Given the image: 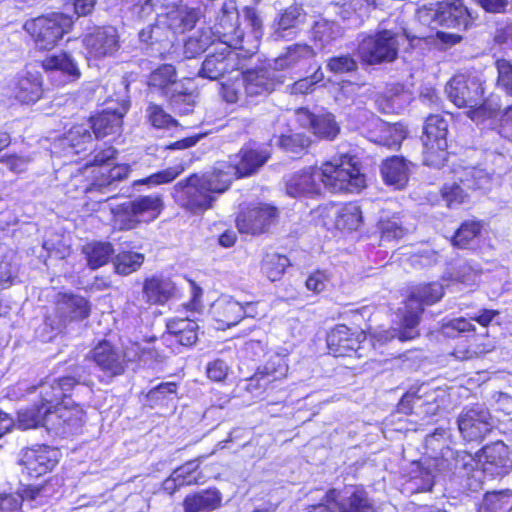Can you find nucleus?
<instances>
[{
  "instance_id": "nucleus-1",
  "label": "nucleus",
  "mask_w": 512,
  "mask_h": 512,
  "mask_svg": "<svg viewBox=\"0 0 512 512\" xmlns=\"http://www.w3.org/2000/svg\"><path fill=\"white\" fill-rule=\"evenodd\" d=\"M179 3L180 0H125V5L137 19H145L154 11L157 14L156 23L139 32L140 40L145 43L172 42L170 36L195 26L198 12Z\"/></svg>"
},
{
  "instance_id": "nucleus-2",
  "label": "nucleus",
  "mask_w": 512,
  "mask_h": 512,
  "mask_svg": "<svg viewBox=\"0 0 512 512\" xmlns=\"http://www.w3.org/2000/svg\"><path fill=\"white\" fill-rule=\"evenodd\" d=\"M448 457L453 459L454 475L464 478V486L472 492L482 489L484 476L499 477L512 469V451L502 441L484 446L475 456L446 448L442 465Z\"/></svg>"
},
{
  "instance_id": "nucleus-3",
  "label": "nucleus",
  "mask_w": 512,
  "mask_h": 512,
  "mask_svg": "<svg viewBox=\"0 0 512 512\" xmlns=\"http://www.w3.org/2000/svg\"><path fill=\"white\" fill-rule=\"evenodd\" d=\"M223 181L224 177L220 176L216 166L202 175L192 174L174 186V200L193 214L203 213L212 207L217 195L229 188Z\"/></svg>"
},
{
  "instance_id": "nucleus-4",
  "label": "nucleus",
  "mask_w": 512,
  "mask_h": 512,
  "mask_svg": "<svg viewBox=\"0 0 512 512\" xmlns=\"http://www.w3.org/2000/svg\"><path fill=\"white\" fill-rule=\"evenodd\" d=\"M449 100L459 108H467V116L474 122L493 117L500 105L492 98H484L482 80L475 75H455L446 85Z\"/></svg>"
},
{
  "instance_id": "nucleus-5",
  "label": "nucleus",
  "mask_w": 512,
  "mask_h": 512,
  "mask_svg": "<svg viewBox=\"0 0 512 512\" xmlns=\"http://www.w3.org/2000/svg\"><path fill=\"white\" fill-rule=\"evenodd\" d=\"M84 411L79 406L56 407L45 410L38 404L18 412L17 426L22 430L44 426L48 431L59 436H67L77 432L84 423Z\"/></svg>"
},
{
  "instance_id": "nucleus-6",
  "label": "nucleus",
  "mask_w": 512,
  "mask_h": 512,
  "mask_svg": "<svg viewBox=\"0 0 512 512\" xmlns=\"http://www.w3.org/2000/svg\"><path fill=\"white\" fill-rule=\"evenodd\" d=\"M447 432L445 429H436L425 439L427 450H431L430 458L424 463L413 462L409 472V478L405 483V489L411 493H419L430 491L434 485L435 471L447 472L451 471L454 475V465L452 457H448V461L444 460V452L448 446H445L441 440L445 439Z\"/></svg>"
},
{
  "instance_id": "nucleus-7",
  "label": "nucleus",
  "mask_w": 512,
  "mask_h": 512,
  "mask_svg": "<svg viewBox=\"0 0 512 512\" xmlns=\"http://www.w3.org/2000/svg\"><path fill=\"white\" fill-rule=\"evenodd\" d=\"M443 295L444 288L437 282L419 285L414 288L406 301L402 328L379 333V341L387 342L394 338H398L400 341H408L416 338L419 334L416 328L424 311L423 306L436 303Z\"/></svg>"
},
{
  "instance_id": "nucleus-8",
  "label": "nucleus",
  "mask_w": 512,
  "mask_h": 512,
  "mask_svg": "<svg viewBox=\"0 0 512 512\" xmlns=\"http://www.w3.org/2000/svg\"><path fill=\"white\" fill-rule=\"evenodd\" d=\"M321 184L331 192H359L365 187V176L360 172L356 157L343 154L322 164L319 168Z\"/></svg>"
},
{
  "instance_id": "nucleus-9",
  "label": "nucleus",
  "mask_w": 512,
  "mask_h": 512,
  "mask_svg": "<svg viewBox=\"0 0 512 512\" xmlns=\"http://www.w3.org/2000/svg\"><path fill=\"white\" fill-rule=\"evenodd\" d=\"M269 145L249 144L244 146L230 161L216 163L220 176L224 177V183L231 185L234 179L248 177L256 173L270 158Z\"/></svg>"
},
{
  "instance_id": "nucleus-10",
  "label": "nucleus",
  "mask_w": 512,
  "mask_h": 512,
  "mask_svg": "<svg viewBox=\"0 0 512 512\" xmlns=\"http://www.w3.org/2000/svg\"><path fill=\"white\" fill-rule=\"evenodd\" d=\"M72 25L71 16L53 12L27 20L23 28L33 39L36 48L51 50L71 30Z\"/></svg>"
},
{
  "instance_id": "nucleus-11",
  "label": "nucleus",
  "mask_w": 512,
  "mask_h": 512,
  "mask_svg": "<svg viewBox=\"0 0 512 512\" xmlns=\"http://www.w3.org/2000/svg\"><path fill=\"white\" fill-rule=\"evenodd\" d=\"M90 354L91 359L100 371L106 377L113 378L124 373V357L129 361L147 362L148 359L154 357L156 352L150 348L141 347L138 343H133L130 348H127L123 356L108 341H102L91 350Z\"/></svg>"
},
{
  "instance_id": "nucleus-12",
  "label": "nucleus",
  "mask_w": 512,
  "mask_h": 512,
  "mask_svg": "<svg viewBox=\"0 0 512 512\" xmlns=\"http://www.w3.org/2000/svg\"><path fill=\"white\" fill-rule=\"evenodd\" d=\"M453 183H446L442 188V196L449 207L456 206L465 201L468 190H487L490 187L492 177L482 168L455 167L452 171Z\"/></svg>"
},
{
  "instance_id": "nucleus-13",
  "label": "nucleus",
  "mask_w": 512,
  "mask_h": 512,
  "mask_svg": "<svg viewBox=\"0 0 512 512\" xmlns=\"http://www.w3.org/2000/svg\"><path fill=\"white\" fill-rule=\"evenodd\" d=\"M217 37L218 46H230L245 52L243 57L252 55L258 49V41H246L243 31L239 28V14L234 4H224L212 27Z\"/></svg>"
},
{
  "instance_id": "nucleus-14",
  "label": "nucleus",
  "mask_w": 512,
  "mask_h": 512,
  "mask_svg": "<svg viewBox=\"0 0 512 512\" xmlns=\"http://www.w3.org/2000/svg\"><path fill=\"white\" fill-rule=\"evenodd\" d=\"M419 19L428 25H440L465 30L471 22V14L462 0H444L418 10Z\"/></svg>"
},
{
  "instance_id": "nucleus-15",
  "label": "nucleus",
  "mask_w": 512,
  "mask_h": 512,
  "mask_svg": "<svg viewBox=\"0 0 512 512\" xmlns=\"http://www.w3.org/2000/svg\"><path fill=\"white\" fill-rule=\"evenodd\" d=\"M448 122L441 115L427 117L422 136L423 163L439 168L447 160Z\"/></svg>"
},
{
  "instance_id": "nucleus-16",
  "label": "nucleus",
  "mask_w": 512,
  "mask_h": 512,
  "mask_svg": "<svg viewBox=\"0 0 512 512\" xmlns=\"http://www.w3.org/2000/svg\"><path fill=\"white\" fill-rule=\"evenodd\" d=\"M90 312L91 305L85 297L72 293L59 294L54 315L45 319V326L52 333L47 339L51 340L54 335L62 332L68 323L88 318Z\"/></svg>"
},
{
  "instance_id": "nucleus-17",
  "label": "nucleus",
  "mask_w": 512,
  "mask_h": 512,
  "mask_svg": "<svg viewBox=\"0 0 512 512\" xmlns=\"http://www.w3.org/2000/svg\"><path fill=\"white\" fill-rule=\"evenodd\" d=\"M442 332L448 337H472L469 346L465 350L457 348L454 355L461 359H471L481 355H485L495 348V342L489 338L486 331L481 334H475V325L466 318H454L442 327Z\"/></svg>"
},
{
  "instance_id": "nucleus-18",
  "label": "nucleus",
  "mask_w": 512,
  "mask_h": 512,
  "mask_svg": "<svg viewBox=\"0 0 512 512\" xmlns=\"http://www.w3.org/2000/svg\"><path fill=\"white\" fill-rule=\"evenodd\" d=\"M357 54L364 63L369 65L395 60L398 54L396 34L383 30L375 34L362 35Z\"/></svg>"
},
{
  "instance_id": "nucleus-19",
  "label": "nucleus",
  "mask_w": 512,
  "mask_h": 512,
  "mask_svg": "<svg viewBox=\"0 0 512 512\" xmlns=\"http://www.w3.org/2000/svg\"><path fill=\"white\" fill-rule=\"evenodd\" d=\"M163 209V200L160 195L152 194L139 196L134 200L124 202L120 206L121 213L118 221L121 229L130 230L141 222H151L156 219Z\"/></svg>"
},
{
  "instance_id": "nucleus-20",
  "label": "nucleus",
  "mask_w": 512,
  "mask_h": 512,
  "mask_svg": "<svg viewBox=\"0 0 512 512\" xmlns=\"http://www.w3.org/2000/svg\"><path fill=\"white\" fill-rule=\"evenodd\" d=\"M238 49L224 45L215 48V52L206 56L197 75L209 80H217L226 73L242 68V59Z\"/></svg>"
},
{
  "instance_id": "nucleus-21",
  "label": "nucleus",
  "mask_w": 512,
  "mask_h": 512,
  "mask_svg": "<svg viewBox=\"0 0 512 512\" xmlns=\"http://www.w3.org/2000/svg\"><path fill=\"white\" fill-rule=\"evenodd\" d=\"M59 450L47 445H35L25 448L20 454V465L23 473L31 478L50 472L59 461Z\"/></svg>"
},
{
  "instance_id": "nucleus-22",
  "label": "nucleus",
  "mask_w": 512,
  "mask_h": 512,
  "mask_svg": "<svg viewBox=\"0 0 512 512\" xmlns=\"http://www.w3.org/2000/svg\"><path fill=\"white\" fill-rule=\"evenodd\" d=\"M81 383L87 384L86 380H82L81 377L78 379L72 376L61 378L48 377L38 386L32 387L31 391H38L41 400L40 407L44 410L45 408H50V411H55L56 407H66L60 404V400L68 397L73 388Z\"/></svg>"
},
{
  "instance_id": "nucleus-23",
  "label": "nucleus",
  "mask_w": 512,
  "mask_h": 512,
  "mask_svg": "<svg viewBox=\"0 0 512 512\" xmlns=\"http://www.w3.org/2000/svg\"><path fill=\"white\" fill-rule=\"evenodd\" d=\"M458 429L467 441L482 440L493 428L488 409L482 405L465 408L457 419Z\"/></svg>"
},
{
  "instance_id": "nucleus-24",
  "label": "nucleus",
  "mask_w": 512,
  "mask_h": 512,
  "mask_svg": "<svg viewBox=\"0 0 512 512\" xmlns=\"http://www.w3.org/2000/svg\"><path fill=\"white\" fill-rule=\"evenodd\" d=\"M366 335L362 331H353L345 325H337L327 334V346L335 357H362V343Z\"/></svg>"
},
{
  "instance_id": "nucleus-25",
  "label": "nucleus",
  "mask_w": 512,
  "mask_h": 512,
  "mask_svg": "<svg viewBox=\"0 0 512 512\" xmlns=\"http://www.w3.org/2000/svg\"><path fill=\"white\" fill-rule=\"evenodd\" d=\"M115 152L113 147H107L99 151L92 160V173H96V183L94 185H98L100 193L103 194L115 182L127 178L130 171L129 167L125 164L110 167L109 161L114 158Z\"/></svg>"
},
{
  "instance_id": "nucleus-26",
  "label": "nucleus",
  "mask_w": 512,
  "mask_h": 512,
  "mask_svg": "<svg viewBox=\"0 0 512 512\" xmlns=\"http://www.w3.org/2000/svg\"><path fill=\"white\" fill-rule=\"evenodd\" d=\"M247 102L270 94L280 82L271 62L267 67L246 71L241 75Z\"/></svg>"
},
{
  "instance_id": "nucleus-27",
  "label": "nucleus",
  "mask_w": 512,
  "mask_h": 512,
  "mask_svg": "<svg viewBox=\"0 0 512 512\" xmlns=\"http://www.w3.org/2000/svg\"><path fill=\"white\" fill-rule=\"evenodd\" d=\"M83 45L92 58L112 56L120 47L119 35L113 26L97 27L84 36Z\"/></svg>"
},
{
  "instance_id": "nucleus-28",
  "label": "nucleus",
  "mask_w": 512,
  "mask_h": 512,
  "mask_svg": "<svg viewBox=\"0 0 512 512\" xmlns=\"http://www.w3.org/2000/svg\"><path fill=\"white\" fill-rule=\"evenodd\" d=\"M277 209L269 205H261L241 212L237 217L239 232L257 235L265 232L275 221Z\"/></svg>"
},
{
  "instance_id": "nucleus-29",
  "label": "nucleus",
  "mask_w": 512,
  "mask_h": 512,
  "mask_svg": "<svg viewBox=\"0 0 512 512\" xmlns=\"http://www.w3.org/2000/svg\"><path fill=\"white\" fill-rule=\"evenodd\" d=\"M42 67L57 86L74 82L81 76L77 62L67 53L48 56Z\"/></svg>"
},
{
  "instance_id": "nucleus-30",
  "label": "nucleus",
  "mask_w": 512,
  "mask_h": 512,
  "mask_svg": "<svg viewBox=\"0 0 512 512\" xmlns=\"http://www.w3.org/2000/svg\"><path fill=\"white\" fill-rule=\"evenodd\" d=\"M319 167H306L290 175L286 180V192L291 197L314 196L321 192Z\"/></svg>"
},
{
  "instance_id": "nucleus-31",
  "label": "nucleus",
  "mask_w": 512,
  "mask_h": 512,
  "mask_svg": "<svg viewBox=\"0 0 512 512\" xmlns=\"http://www.w3.org/2000/svg\"><path fill=\"white\" fill-rule=\"evenodd\" d=\"M198 324L190 319L175 318L167 323V332L162 336L167 346L177 345L175 352L180 353V347H191L198 340Z\"/></svg>"
},
{
  "instance_id": "nucleus-32",
  "label": "nucleus",
  "mask_w": 512,
  "mask_h": 512,
  "mask_svg": "<svg viewBox=\"0 0 512 512\" xmlns=\"http://www.w3.org/2000/svg\"><path fill=\"white\" fill-rule=\"evenodd\" d=\"M371 124L375 130L370 132L369 139L374 143L390 149H397L406 138L407 132L400 123L390 124L378 117H373Z\"/></svg>"
},
{
  "instance_id": "nucleus-33",
  "label": "nucleus",
  "mask_w": 512,
  "mask_h": 512,
  "mask_svg": "<svg viewBox=\"0 0 512 512\" xmlns=\"http://www.w3.org/2000/svg\"><path fill=\"white\" fill-rule=\"evenodd\" d=\"M128 106L123 105L121 111L104 110L100 114L91 118L87 125L97 139L105 138L110 135H118L121 132L123 116L127 112Z\"/></svg>"
},
{
  "instance_id": "nucleus-34",
  "label": "nucleus",
  "mask_w": 512,
  "mask_h": 512,
  "mask_svg": "<svg viewBox=\"0 0 512 512\" xmlns=\"http://www.w3.org/2000/svg\"><path fill=\"white\" fill-rule=\"evenodd\" d=\"M211 313L221 324L219 328L235 326L244 318L243 305L227 296H222L213 303Z\"/></svg>"
},
{
  "instance_id": "nucleus-35",
  "label": "nucleus",
  "mask_w": 512,
  "mask_h": 512,
  "mask_svg": "<svg viewBox=\"0 0 512 512\" xmlns=\"http://www.w3.org/2000/svg\"><path fill=\"white\" fill-rule=\"evenodd\" d=\"M61 146L67 156L91 151L94 145L89 126L87 124L73 126L61 139Z\"/></svg>"
},
{
  "instance_id": "nucleus-36",
  "label": "nucleus",
  "mask_w": 512,
  "mask_h": 512,
  "mask_svg": "<svg viewBox=\"0 0 512 512\" xmlns=\"http://www.w3.org/2000/svg\"><path fill=\"white\" fill-rule=\"evenodd\" d=\"M222 494L216 488H209L187 495L183 501L185 512H212L221 507Z\"/></svg>"
},
{
  "instance_id": "nucleus-37",
  "label": "nucleus",
  "mask_w": 512,
  "mask_h": 512,
  "mask_svg": "<svg viewBox=\"0 0 512 512\" xmlns=\"http://www.w3.org/2000/svg\"><path fill=\"white\" fill-rule=\"evenodd\" d=\"M13 93L15 98L23 104L37 102L43 93L41 75L38 72H27L19 76Z\"/></svg>"
},
{
  "instance_id": "nucleus-38",
  "label": "nucleus",
  "mask_w": 512,
  "mask_h": 512,
  "mask_svg": "<svg viewBox=\"0 0 512 512\" xmlns=\"http://www.w3.org/2000/svg\"><path fill=\"white\" fill-rule=\"evenodd\" d=\"M175 285L170 278L152 276L143 283V295L148 304H164L174 294Z\"/></svg>"
},
{
  "instance_id": "nucleus-39",
  "label": "nucleus",
  "mask_w": 512,
  "mask_h": 512,
  "mask_svg": "<svg viewBox=\"0 0 512 512\" xmlns=\"http://www.w3.org/2000/svg\"><path fill=\"white\" fill-rule=\"evenodd\" d=\"M335 502L337 512H375L373 503L362 488L346 489Z\"/></svg>"
},
{
  "instance_id": "nucleus-40",
  "label": "nucleus",
  "mask_w": 512,
  "mask_h": 512,
  "mask_svg": "<svg viewBox=\"0 0 512 512\" xmlns=\"http://www.w3.org/2000/svg\"><path fill=\"white\" fill-rule=\"evenodd\" d=\"M203 458L204 457H200L199 459L190 460L184 465L176 468L171 476L165 480V490H171L172 494L182 486L199 483L201 472L198 471V469Z\"/></svg>"
},
{
  "instance_id": "nucleus-41",
  "label": "nucleus",
  "mask_w": 512,
  "mask_h": 512,
  "mask_svg": "<svg viewBox=\"0 0 512 512\" xmlns=\"http://www.w3.org/2000/svg\"><path fill=\"white\" fill-rule=\"evenodd\" d=\"M181 83L175 67L171 64H163L153 70L148 80L149 86L160 90L165 97L181 88Z\"/></svg>"
},
{
  "instance_id": "nucleus-42",
  "label": "nucleus",
  "mask_w": 512,
  "mask_h": 512,
  "mask_svg": "<svg viewBox=\"0 0 512 512\" xmlns=\"http://www.w3.org/2000/svg\"><path fill=\"white\" fill-rule=\"evenodd\" d=\"M381 174L387 185L401 189L408 182L409 168L403 157L394 156L383 162Z\"/></svg>"
},
{
  "instance_id": "nucleus-43",
  "label": "nucleus",
  "mask_w": 512,
  "mask_h": 512,
  "mask_svg": "<svg viewBox=\"0 0 512 512\" xmlns=\"http://www.w3.org/2000/svg\"><path fill=\"white\" fill-rule=\"evenodd\" d=\"M288 372V363L284 356L272 355L262 368H259L253 380L259 385L266 386L274 381L281 380L286 377Z\"/></svg>"
},
{
  "instance_id": "nucleus-44",
  "label": "nucleus",
  "mask_w": 512,
  "mask_h": 512,
  "mask_svg": "<svg viewBox=\"0 0 512 512\" xmlns=\"http://www.w3.org/2000/svg\"><path fill=\"white\" fill-rule=\"evenodd\" d=\"M315 56L312 47L307 44H293L289 46L284 54L273 59L271 62L274 70H283L297 65Z\"/></svg>"
},
{
  "instance_id": "nucleus-45",
  "label": "nucleus",
  "mask_w": 512,
  "mask_h": 512,
  "mask_svg": "<svg viewBox=\"0 0 512 512\" xmlns=\"http://www.w3.org/2000/svg\"><path fill=\"white\" fill-rule=\"evenodd\" d=\"M82 253L85 255L88 267L95 270L108 263L114 249L109 242L93 241L83 246Z\"/></svg>"
},
{
  "instance_id": "nucleus-46",
  "label": "nucleus",
  "mask_w": 512,
  "mask_h": 512,
  "mask_svg": "<svg viewBox=\"0 0 512 512\" xmlns=\"http://www.w3.org/2000/svg\"><path fill=\"white\" fill-rule=\"evenodd\" d=\"M92 166V161L86 163L84 170L71 177L67 183V194L71 198H77L81 194H92L94 192H100V187L94 185L96 183V173H92V180L87 179L88 173Z\"/></svg>"
},
{
  "instance_id": "nucleus-47",
  "label": "nucleus",
  "mask_w": 512,
  "mask_h": 512,
  "mask_svg": "<svg viewBox=\"0 0 512 512\" xmlns=\"http://www.w3.org/2000/svg\"><path fill=\"white\" fill-rule=\"evenodd\" d=\"M372 8L373 3L370 0H350L340 8L339 15L350 26L357 27L368 17Z\"/></svg>"
},
{
  "instance_id": "nucleus-48",
  "label": "nucleus",
  "mask_w": 512,
  "mask_h": 512,
  "mask_svg": "<svg viewBox=\"0 0 512 512\" xmlns=\"http://www.w3.org/2000/svg\"><path fill=\"white\" fill-rule=\"evenodd\" d=\"M482 225L480 222L471 220L465 221L457 229L452 238V244L458 248L471 249L478 243Z\"/></svg>"
},
{
  "instance_id": "nucleus-49",
  "label": "nucleus",
  "mask_w": 512,
  "mask_h": 512,
  "mask_svg": "<svg viewBox=\"0 0 512 512\" xmlns=\"http://www.w3.org/2000/svg\"><path fill=\"white\" fill-rule=\"evenodd\" d=\"M302 8L293 5L284 10L277 23L276 34L281 38H289L295 35V29L303 21Z\"/></svg>"
},
{
  "instance_id": "nucleus-50",
  "label": "nucleus",
  "mask_w": 512,
  "mask_h": 512,
  "mask_svg": "<svg viewBox=\"0 0 512 512\" xmlns=\"http://www.w3.org/2000/svg\"><path fill=\"white\" fill-rule=\"evenodd\" d=\"M0 246V289L12 286L18 277L19 265L12 250Z\"/></svg>"
},
{
  "instance_id": "nucleus-51",
  "label": "nucleus",
  "mask_w": 512,
  "mask_h": 512,
  "mask_svg": "<svg viewBox=\"0 0 512 512\" xmlns=\"http://www.w3.org/2000/svg\"><path fill=\"white\" fill-rule=\"evenodd\" d=\"M512 510V490L486 492L480 512H510Z\"/></svg>"
},
{
  "instance_id": "nucleus-52",
  "label": "nucleus",
  "mask_w": 512,
  "mask_h": 512,
  "mask_svg": "<svg viewBox=\"0 0 512 512\" xmlns=\"http://www.w3.org/2000/svg\"><path fill=\"white\" fill-rule=\"evenodd\" d=\"M362 223V211L358 204L350 202L337 211L335 226L340 230H357Z\"/></svg>"
},
{
  "instance_id": "nucleus-53",
  "label": "nucleus",
  "mask_w": 512,
  "mask_h": 512,
  "mask_svg": "<svg viewBox=\"0 0 512 512\" xmlns=\"http://www.w3.org/2000/svg\"><path fill=\"white\" fill-rule=\"evenodd\" d=\"M343 33L339 24L334 21L321 19L315 22L312 28V37L319 42L320 48L326 47L331 41L340 37Z\"/></svg>"
},
{
  "instance_id": "nucleus-54",
  "label": "nucleus",
  "mask_w": 512,
  "mask_h": 512,
  "mask_svg": "<svg viewBox=\"0 0 512 512\" xmlns=\"http://www.w3.org/2000/svg\"><path fill=\"white\" fill-rule=\"evenodd\" d=\"M144 254L134 251H123L113 258L115 272L127 276L137 271L144 262Z\"/></svg>"
},
{
  "instance_id": "nucleus-55",
  "label": "nucleus",
  "mask_w": 512,
  "mask_h": 512,
  "mask_svg": "<svg viewBox=\"0 0 512 512\" xmlns=\"http://www.w3.org/2000/svg\"><path fill=\"white\" fill-rule=\"evenodd\" d=\"M311 131L319 138L333 140L339 134L340 126L332 113L324 112L316 115Z\"/></svg>"
},
{
  "instance_id": "nucleus-56",
  "label": "nucleus",
  "mask_w": 512,
  "mask_h": 512,
  "mask_svg": "<svg viewBox=\"0 0 512 512\" xmlns=\"http://www.w3.org/2000/svg\"><path fill=\"white\" fill-rule=\"evenodd\" d=\"M177 385L173 382H166L152 388L146 395L147 402L151 407L168 406L177 398Z\"/></svg>"
},
{
  "instance_id": "nucleus-57",
  "label": "nucleus",
  "mask_w": 512,
  "mask_h": 512,
  "mask_svg": "<svg viewBox=\"0 0 512 512\" xmlns=\"http://www.w3.org/2000/svg\"><path fill=\"white\" fill-rule=\"evenodd\" d=\"M289 259L277 253L267 254L262 263V272L274 282L279 280L289 266Z\"/></svg>"
},
{
  "instance_id": "nucleus-58",
  "label": "nucleus",
  "mask_w": 512,
  "mask_h": 512,
  "mask_svg": "<svg viewBox=\"0 0 512 512\" xmlns=\"http://www.w3.org/2000/svg\"><path fill=\"white\" fill-rule=\"evenodd\" d=\"M309 137L301 134L294 133L289 135H281L277 139L278 145L287 153L299 155L306 150L310 145Z\"/></svg>"
},
{
  "instance_id": "nucleus-59",
  "label": "nucleus",
  "mask_w": 512,
  "mask_h": 512,
  "mask_svg": "<svg viewBox=\"0 0 512 512\" xmlns=\"http://www.w3.org/2000/svg\"><path fill=\"white\" fill-rule=\"evenodd\" d=\"M149 123L156 129H166L176 125V120L160 105L150 103L146 109Z\"/></svg>"
},
{
  "instance_id": "nucleus-60",
  "label": "nucleus",
  "mask_w": 512,
  "mask_h": 512,
  "mask_svg": "<svg viewBox=\"0 0 512 512\" xmlns=\"http://www.w3.org/2000/svg\"><path fill=\"white\" fill-rule=\"evenodd\" d=\"M167 98L169 99L172 107L180 114L190 113L196 102V95L192 92H187L184 89L183 83H181V88L172 92Z\"/></svg>"
},
{
  "instance_id": "nucleus-61",
  "label": "nucleus",
  "mask_w": 512,
  "mask_h": 512,
  "mask_svg": "<svg viewBox=\"0 0 512 512\" xmlns=\"http://www.w3.org/2000/svg\"><path fill=\"white\" fill-rule=\"evenodd\" d=\"M379 229L383 240L392 241L402 238L408 229L403 227L402 221L399 217L379 221Z\"/></svg>"
},
{
  "instance_id": "nucleus-62",
  "label": "nucleus",
  "mask_w": 512,
  "mask_h": 512,
  "mask_svg": "<svg viewBox=\"0 0 512 512\" xmlns=\"http://www.w3.org/2000/svg\"><path fill=\"white\" fill-rule=\"evenodd\" d=\"M221 95L223 99L230 104L247 100L242 78H237L231 83H223L221 86Z\"/></svg>"
},
{
  "instance_id": "nucleus-63",
  "label": "nucleus",
  "mask_w": 512,
  "mask_h": 512,
  "mask_svg": "<svg viewBox=\"0 0 512 512\" xmlns=\"http://www.w3.org/2000/svg\"><path fill=\"white\" fill-rule=\"evenodd\" d=\"M357 67L358 64L351 55L332 57L327 63V68L336 74L353 72L357 69Z\"/></svg>"
},
{
  "instance_id": "nucleus-64",
  "label": "nucleus",
  "mask_w": 512,
  "mask_h": 512,
  "mask_svg": "<svg viewBox=\"0 0 512 512\" xmlns=\"http://www.w3.org/2000/svg\"><path fill=\"white\" fill-rule=\"evenodd\" d=\"M498 70V85L512 95V64L501 59L496 62Z\"/></svg>"
}]
</instances>
